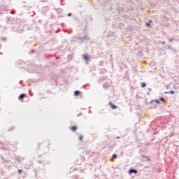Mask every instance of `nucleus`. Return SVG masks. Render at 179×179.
<instances>
[{"label":"nucleus","instance_id":"ea45409f","mask_svg":"<svg viewBox=\"0 0 179 179\" xmlns=\"http://www.w3.org/2000/svg\"><path fill=\"white\" fill-rule=\"evenodd\" d=\"M116 138H117V139H120V136H117Z\"/></svg>","mask_w":179,"mask_h":179},{"label":"nucleus","instance_id":"5701e85b","mask_svg":"<svg viewBox=\"0 0 179 179\" xmlns=\"http://www.w3.org/2000/svg\"><path fill=\"white\" fill-rule=\"evenodd\" d=\"M112 157H113V159H117V157H118V155H117V154H113V156H112Z\"/></svg>","mask_w":179,"mask_h":179},{"label":"nucleus","instance_id":"f03ea898","mask_svg":"<svg viewBox=\"0 0 179 179\" xmlns=\"http://www.w3.org/2000/svg\"><path fill=\"white\" fill-rule=\"evenodd\" d=\"M110 3H111V0H105L104 3H101L100 7L101 8V10H104L105 9H107L110 6Z\"/></svg>","mask_w":179,"mask_h":179},{"label":"nucleus","instance_id":"4468645a","mask_svg":"<svg viewBox=\"0 0 179 179\" xmlns=\"http://www.w3.org/2000/svg\"><path fill=\"white\" fill-rule=\"evenodd\" d=\"M71 129L73 132H75L76 131V129H78V127L76 126H72L71 127Z\"/></svg>","mask_w":179,"mask_h":179},{"label":"nucleus","instance_id":"7ed1b4c3","mask_svg":"<svg viewBox=\"0 0 179 179\" xmlns=\"http://www.w3.org/2000/svg\"><path fill=\"white\" fill-rule=\"evenodd\" d=\"M83 59H85L86 64H88L89 61H90V57L88 53H85L82 55Z\"/></svg>","mask_w":179,"mask_h":179},{"label":"nucleus","instance_id":"39448f33","mask_svg":"<svg viewBox=\"0 0 179 179\" xmlns=\"http://www.w3.org/2000/svg\"><path fill=\"white\" fill-rule=\"evenodd\" d=\"M109 106H110V107L113 110H117V106L115 104L113 103V101L109 102Z\"/></svg>","mask_w":179,"mask_h":179},{"label":"nucleus","instance_id":"4c0bfd02","mask_svg":"<svg viewBox=\"0 0 179 179\" xmlns=\"http://www.w3.org/2000/svg\"><path fill=\"white\" fill-rule=\"evenodd\" d=\"M148 90H149L150 92H152V88H148Z\"/></svg>","mask_w":179,"mask_h":179},{"label":"nucleus","instance_id":"1a4fd4ad","mask_svg":"<svg viewBox=\"0 0 179 179\" xmlns=\"http://www.w3.org/2000/svg\"><path fill=\"white\" fill-rule=\"evenodd\" d=\"M15 160H17V162H23V159L20 156H15Z\"/></svg>","mask_w":179,"mask_h":179},{"label":"nucleus","instance_id":"bb28decb","mask_svg":"<svg viewBox=\"0 0 179 179\" xmlns=\"http://www.w3.org/2000/svg\"><path fill=\"white\" fill-rule=\"evenodd\" d=\"M173 40H175L174 38H169V42L171 43Z\"/></svg>","mask_w":179,"mask_h":179},{"label":"nucleus","instance_id":"6e6552de","mask_svg":"<svg viewBox=\"0 0 179 179\" xmlns=\"http://www.w3.org/2000/svg\"><path fill=\"white\" fill-rule=\"evenodd\" d=\"M26 96V94H20L18 96V100H23Z\"/></svg>","mask_w":179,"mask_h":179},{"label":"nucleus","instance_id":"393cba45","mask_svg":"<svg viewBox=\"0 0 179 179\" xmlns=\"http://www.w3.org/2000/svg\"><path fill=\"white\" fill-rule=\"evenodd\" d=\"M38 163L40 164H47V162H41V161H38Z\"/></svg>","mask_w":179,"mask_h":179},{"label":"nucleus","instance_id":"a18cd8bd","mask_svg":"<svg viewBox=\"0 0 179 179\" xmlns=\"http://www.w3.org/2000/svg\"><path fill=\"white\" fill-rule=\"evenodd\" d=\"M24 8H26V6H24Z\"/></svg>","mask_w":179,"mask_h":179},{"label":"nucleus","instance_id":"412c9836","mask_svg":"<svg viewBox=\"0 0 179 179\" xmlns=\"http://www.w3.org/2000/svg\"><path fill=\"white\" fill-rule=\"evenodd\" d=\"M112 36H114V32H109L108 34V37H111Z\"/></svg>","mask_w":179,"mask_h":179},{"label":"nucleus","instance_id":"7c9ffc66","mask_svg":"<svg viewBox=\"0 0 179 179\" xmlns=\"http://www.w3.org/2000/svg\"><path fill=\"white\" fill-rule=\"evenodd\" d=\"M161 44H162V45L166 44V41H162V42H161Z\"/></svg>","mask_w":179,"mask_h":179},{"label":"nucleus","instance_id":"2eb2a0df","mask_svg":"<svg viewBox=\"0 0 179 179\" xmlns=\"http://www.w3.org/2000/svg\"><path fill=\"white\" fill-rule=\"evenodd\" d=\"M49 141H45L43 143H41V145H47L46 148H48V145H50Z\"/></svg>","mask_w":179,"mask_h":179},{"label":"nucleus","instance_id":"a878e982","mask_svg":"<svg viewBox=\"0 0 179 179\" xmlns=\"http://www.w3.org/2000/svg\"><path fill=\"white\" fill-rule=\"evenodd\" d=\"M163 100H164V98L163 96H161L159 98V101H163Z\"/></svg>","mask_w":179,"mask_h":179},{"label":"nucleus","instance_id":"c03bdc74","mask_svg":"<svg viewBox=\"0 0 179 179\" xmlns=\"http://www.w3.org/2000/svg\"><path fill=\"white\" fill-rule=\"evenodd\" d=\"M2 149H5V147H3Z\"/></svg>","mask_w":179,"mask_h":179},{"label":"nucleus","instance_id":"9b49d317","mask_svg":"<svg viewBox=\"0 0 179 179\" xmlns=\"http://www.w3.org/2000/svg\"><path fill=\"white\" fill-rule=\"evenodd\" d=\"M107 72V70H106V69H102L100 71V75H104V73H106Z\"/></svg>","mask_w":179,"mask_h":179},{"label":"nucleus","instance_id":"49530a36","mask_svg":"<svg viewBox=\"0 0 179 179\" xmlns=\"http://www.w3.org/2000/svg\"><path fill=\"white\" fill-rule=\"evenodd\" d=\"M61 1V2H62V0H60Z\"/></svg>","mask_w":179,"mask_h":179},{"label":"nucleus","instance_id":"72a5a7b5","mask_svg":"<svg viewBox=\"0 0 179 179\" xmlns=\"http://www.w3.org/2000/svg\"><path fill=\"white\" fill-rule=\"evenodd\" d=\"M22 173V170L18 169V173L20 174Z\"/></svg>","mask_w":179,"mask_h":179},{"label":"nucleus","instance_id":"c9c22d12","mask_svg":"<svg viewBox=\"0 0 179 179\" xmlns=\"http://www.w3.org/2000/svg\"><path fill=\"white\" fill-rule=\"evenodd\" d=\"M13 129V127H11L10 129H8V131H12Z\"/></svg>","mask_w":179,"mask_h":179},{"label":"nucleus","instance_id":"20e7f679","mask_svg":"<svg viewBox=\"0 0 179 179\" xmlns=\"http://www.w3.org/2000/svg\"><path fill=\"white\" fill-rule=\"evenodd\" d=\"M129 174H138V170L131 168L129 170Z\"/></svg>","mask_w":179,"mask_h":179},{"label":"nucleus","instance_id":"79ce46f5","mask_svg":"<svg viewBox=\"0 0 179 179\" xmlns=\"http://www.w3.org/2000/svg\"><path fill=\"white\" fill-rule=\"evenodd\" d=\"M20 83H23V81L22 80L20 81Z\"/></svg>","mask_w":179,"mask_h":179},{"label":"nucleus","instance_id":"a19ab883","mask_svg":"<svg viewBox=\"0 0 179 179\" xmlns=\"http://www.w3.org/2000/svg\"><path fill=\"white\" fill-rule=\"evenodd\" d=\"M31 52H34V50H32L31 51Z\"/></svg>","mask_w":179,"mask_h":179},{"label":"nucleus","instance_id":"dca6fc26","mask_svg":"<svg viewBox=\"0 0 179 179\" xmlns=\"http://www.w3.org/2000/svg\"><path fill=\"white\" fill-rule=\"evenodd\" d=\"M152 20H149V22L145 23L146 27H150V23H152Z\"/></svg>","mask_w":179,"mask_h":179},{"label":"nucleus","instance_id":"9d476101","mask_svg":"<svg viewBox=\"0 0 179 179\" xmlns=\"http://www.w3.org/2000/svg\"><path fill=\"white\" fill-rule=\"evenodd\" d=\"M157 103V104H160V100L159 99H155V100H152L150 103L152 104V103Z\"/></svg>","mask_w":179,"mask_h":179},{"label":"nucleus","instance_id":"423d86ee","mask_svg":"<svg viewBox=\"0 0 179 179\" xmlns=\"http://www.w3.org/2000/svg\"><path fill=\"white\" fill-rule=\"evenodd\" d=\"M110 83H104L103 84V89H105V90H107V89H108V87H110Z\"/></svg>","mask_w":179,"mask_h":179},{"label":"nucleus","instance_id":"f704fd0d","mask_svg":"<svg viewBox=\"0 0 179 179\" xmlns=\"http://www.w3.org/2000/svg\"><path fill=\"white\" fill-rule=\"evenodd\" d=\"M81 115H82V113H80L77 115V117H80Z\"/></svg>","mask_w":179,"mask_h":179},{"label":"nucleus","instance_id":"e433bc0d","mask_svg":"<svg viewBox=\"0 0 179 179\" xmlns=\"http://www.w3.org/2000/svg\"><path fill=\"white\" fill-rule=\"evenodd\" d=\"M46 93H50V90H47Z\"/></svg>","mask_w":179,"mask_h":179},{"label":"nucleus","instance_id":"f8f14e48","mask_svg":"<svg viewBox=\"0 0 179 179\" xmlns=\"http://www.w3.org/2000/svg\"><path fill=\"white\" fill-rule=\"evenodd\" d=\"M82 93V92L79 91V90H76L74 92V96H80V94Z\"/></svg>","mask_w":179,"mask_h":179},{"label":"nucleus","instance_id":"37998d69","mask_svg":"<svg viewBox=\"0 0 179 179\" xmlns=\"http://www.w3.org/2000/svg\"><path fill=\"white\" fill-rule=\"evenodd\" d=\"M0 145H2V143L1 142H0Z\"/></svg>","mask_w":179,"mask_h":179},{"label":"nucleus","instance_id":"f257e3e1","mask_svg":"<svg viewBox=\"0 0 179 179\" xmlns=\"http://www.w3.org/2000/svg\"><path fill=\"white\" fill-rule=\"evenodd\" d=\"M78 40H80V41H79V44H82L83 43H88V41H90V38L87 34L83 35V36H78Z\"/></svg>","mask_w":179,"mask_h":179},{"label":"nucleus","instance_id":"b1692460","mask_svg":"<svg viewBox=\"0 0 179 179\" xmlns=\"http://www.w3.org/2000/svg\"><path fill=\"white\" fill-rule=\"evenodd\" d=\"M168 48L169 50H174V48H173L171 45H168Z\"/></svg>","mask_w":179,"mask_h":179},{"label":"nucleus","instance_id":"c85d7f7f","mask_svg":"<svg viewBox=\"0 0 179 179\" xmlns=\"http://www.w3.org/2000/svg\"><path fill=\"white\" fill-rule=\"evenodd\" d=\"M1 40H2L3 41H6V38L5 37L1 38Z\"/></svg>","mask_w":179,"mask_h":179},{"label":"nucleus","instance_id":"6ab92c4d","mask_svg":"<svg viewBox=\"0 0 179 179\" xmlns=\"http://www.w3.org/2000/svg\"><path fill=\"white\" fill-rule=\"evenodd\" d=\"M10 19H12V17H7L6 18V23H9V21L10 20Z\"/></svg>","mask_w":179,"mask_h":179},{"label":"nucleus","instance_id":"cd10ccee","mask_svg":"<svg viewBox=\"0 0 179 179\" xmlns=\"http://www.w3.org/2000/svg\"><path fill=\"white\" fill-rule=\"evenodd\" d=\"M15 10H12L11 12H10V13H11L12 15H15Z\"/></svg>","mask_w":179,"mask_h":179},{"label":"nucleus","instance_id":"473e14b6","mask_svg":"<svg viewBox=\"0 0 179 179\" xmlns=\"http://www.w3.org/2000/svg\"><path fill=\"white\" fill-rule=\"evenodd\" d=\"M152 108H157V106L155 105L154 106L152 107Z\"/></svg>","mask_w":179,"mask_h":179},{"label":"nucleus","instance_id":"0eeeda50","mask_svg":"<svg viewBox=\"0 0 179 179\" xmlns=\"http://www.w3.org/2000/svg\"><path fill=\"white\" fill-rule=\"evenodd\" d=\"M106 79H107V77H101L99 80H98V83H101L103 82H104V80H106Z\"/></svg>","mask_w":179,"mask_h":179},{"label":"nucleus","instance_id":"f3484780","mask_svg":"<svg viewBox=\"0 0 179 179\" xmlns=\"http://www.w3.org/2000/svg\"><path fill=\"white\" fill-rule=\"evenodd\" d=\"M83 138H84V136L81 134V135L79 136L78 139L80 142H83Z\"/></svg>","mask_w":179,"mask_h":179},{"label":"nucleus","instance_id":"c756f323","mask_svg":"<svg viewBox=\"0 0 179 179\" xmlns=\"http://www.w3.org/2000/svg\"><path fill=\"white\" fill-rule=\"evenodd\" d=\"M67 16H69H69H72V13H68V14H67Z\"/></svg>","mask_w":179,"mask_h":179},{"label":"nucleus","instance_id":"4be33fe9","mask_svg":"<svg viewBox=\"0 0 179 179\" xmlns=\"http://www.w3.org/2000/svg\"><path fill=\"white\" fill-rule=\"evenodd\" d=\"M56 86H64V84L59 83L57 81H56Z\"/></svg>","mask_w":179,"mask_h":179},{"label":"nucleus","instance_id":"ddd939ff","mask_svg":"<svg viewBox=\"0 0 179 179\" xmlns=\"http://www.w3.org/2000/svg\"><path fill=\"white\" fill-rule=\"evenodd\" d=\"M176 93L173 90H171L169 92H165L164 94H174Z\"/></svg>","mask_w":179,"mask_h":179},{"label":"nucleus","instance_id":"2f4dec72","mask_svg":"<svg viewBox=\"0 0 179 179\" xmlns=\"http://www.w3.org/2000/svg\"><path fill=\"white\" fill-rule=\"evenodd\" d=\"M87 86H89V84H86L85 85H84V88L85 89V87H87Z\"/></svg>","mask_w":179,"mask_h":179},{"label":"nucleus","instance_id":"aec40b11","mask_svg":"<svg viewBox=\"0 0 179 179\" xmlns=\"http://www.w3.org/2000/svg\"><path fill=\"white\" fill-rule=\"evenodd\" d=\"M145 86H146V83H141V87L145 88Z\"/></svg>","mask_w":179,"mask_h":179},{"label":"nucleus","instance_id":"a211bd4d","mask_svg":"<svg viewBox=\"0 0 179 179\" xmlns=\"http://www.w3.org/2000/svg\"><path fill=\"white\" fill-rule=\"evenodd\" d=\"M142 157H145L147 160V162H150V158L146 155H142Z\"/></svg>","mask_w":179,"mask_h":179},{"label":"nucleus","instance_id":"58836bf2","mask_svg":"<svg viewBox=\"0 0 179 179\" xmlns=\"http://www.w3.org/2000/svg\"><path fill=\"white\" fill-rule=\"evenodd\" d=\"M147 94H148V96H150V92H148Z\"/></svg>","mask_w":179,"mask_h":179},{"label":"nucleus","instance_id":"de8ad7c7","mask_svg":"<svg viewBox=\"0 0 179 179\" xmlns=\"http://www.w3.org/2000/svg\"><path fill=\"white\" fill-rule=\"evenodd\" d=\"M0 27H1V25H0Z\"/></svg>","mask_w":179,"mask_h":179}]
</instances>
